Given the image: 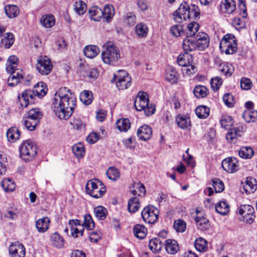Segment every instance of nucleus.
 Here are the masks:
<instances>
[{"mask_svg": "<svg viewBox=\"0 0 257 257\" xmlns=\"http://www.w3.org/2000/svg\"><path fill=\"white\" fill-rule=\"evenodd\" d=\"M52 105L58 117L67 119L71 116L76 107V96L66 87L61 88L55 93Z\"/></svg>", "mask_w": 257, "mask_h": 257, "instance_id": "f257e3e1", "label": "nucleus"}, {"mask_svg": "<svg viewBox=\"0 0 257 257\" xmlns=\"http://www.w3.org/2000/svg\"><path fill=\"white\" fill-rule=\"evenodd\" d=\"M199 14V9L197 6H189L185 3L181 4L179 8L174 13L173 16L176 22L181 23L187 19H195Z\"/></svg>", "mask_w": 257, "mask_h": 257, "instance_id": "f03ea898", "label": "nucleus"}, {"mask_svg": "<svg viewBox=\"0 0 257 257\" xmlns=\"http://www.w3.org/2000/svg\"><path fill=\"white\" fill-rule=\"evenodd\" d=\"M101 56L104 63L113 65L120 58V51L119 48L112 42H107L103 45Z\"/></svg>", "mask_w": 257, "mask_h": 257, "instance_id": "7ed1b4c3", "label": "nucleus"}, {"mask_svg": "<svg viewBox=\"0 0 257 257\" xmlns=\"http://www.w3.org/2000/svg\"><path fill=\"white\" fill-rule=\"evenodd\" d=\"M85 190L88 194L94 198L102 197L106 191L102 182L96 179L88 181L86 185Z\"/></svg>", "mask_w": 257, "mask_h": 257, "instance_id": "20e7f679", "label": "nucleus"}, {"mask_svg": "<svg viewBox=\"0 0 257 257\" xmlns=\"http://www.w3.org/2000/svg\"><path fill=\"white\" fill-rule=\"evenodd\" d=\"M149 101L147 93L144 92H140L134 102L136 109L138 111L144 110L146 115H151L155 113V107L153 105L150 106Z\"/></svg>", "mask_w": 257, "mask_h": 257, "instance_id": "39448f33", "label": "nucleus"}, {"mask_svg": "<svg viewBox=\"0 0 257 257\" xmlns=\"http://www.w3.org/2000/svg\"><path fill=\"white\" fill-rule=\"evenodd\" d=\"M20 157L25 161H28L35 157L37 153V146L30 140L23 142L19 147Z\"/></svg>", "mask_w": 257, "mask_h": 257, "instance_id": "423d86ee", "label": "nucleus"}, {"mask_svg": "<svg viewBox=\"0 0 257 257\" xmlns=\"http://www.w3.org/2000/svg\"><path fill=\"white\" fill-rule=\"evenodd\" d=\"M219 48L222 53L227 55L235 53L237 45L234 35L230 34L225 35L220 43Z\"/></svg>", "mask_w": 257, "mask_h": 257, "instance_id": "0eeeda50", "label": "nucleus"}, {"mask_svg": "<svg viewBox=\"0 0 257 257\" xmlns=\"http://www.w3.org/2000/svg\"><path fill=\"white\" fill-rule=\"evenodd\" d=\"M115 81L116 87L120 90L127 89L132 83V78L129 74L124 70H119L117 74L113 76L112 82Z\"/></svg>", "mask_w": 257, "mask_h": 257, "instance_id": "6e6552de", "label": "nucleus"}, {"mask_svg": "<svg viewBox=\"0 0 257 257\" xmlns=\"http://www.w3.org/2000/svg\"><path fill=\"white\" fill-rule=\"evenodd\" d=\"M18 65L6 63V69L11 75L8 79L9 86H14L17 85L23 78L22 71L17 69Z\"/></svg>", "mask_w": 257, "mask_h": 257, "instance_id": "1a4fd4ad", "label": "nucleus"}, {"mask_svg": "<svg viewBox=\"0 0 257 257\" xmlns=\"http://www.w3.org/2000/svg\"><path fill=\"white\" fill-rule=\"evenodd\" d=\"M141 215L146 223L154 224L158 220L159 211L154 206L148 205L142 211Z\"/></svg>", "mask_w": 257, "mask_h": 257, "instance_id": "9d476101", "label": "nucleus"}, {"mask_svg": "<svg viewBox=\"0 0 257 257\" xmlns=\"http://www.w3.org/2000/svg\"><path fill=\"white\" fill-rule=\"evenodd\" d=\"M53 65L46 56H41L37 60L36 69L42 75H47L52 71Z\"/></svg>", "mask_w": 257, "mask_h": 257, "instance_id": "9b49d317", "label": "nucleus"}, {"mask_svg": "<svg viewBox=\"0 0 257 257\" xmlns=\"http://www.w3.org/2000/svg\"><path fill=\"white\" fill-rule=\"evenodd\" d=\"M237 212L242 216L243 221L249 224L253 223L254 220V210L250 205H241L237 209Z\"/></svg>", "mask_w": 257, "mask_h": 257, "instance_id": "f8f14e48", "label": "nucleus"}, {"mask_svg": "<svg viewBox=\"0 0 257 257\" xmlns=\"http://www.w3.org/2000/svg\"><path fill=\"white\" fill-rule=\"evenodd\" d=\"M35 95L33 90L26 89L23 91L21 96H18L19 101L22 107H26L30 104L33 103Z\"/></svg>", "mask_w": 257, "mask_h": 257, "instance_id": "ddd939ff", "label": "nucleus"}, {"mask_svg": "<svg viewBox=\"0 0 257 257\" xmlns=\"http://www.w3.org/2000/svg\"><path fill=\"white\" fill-rule=\"evenodd\" d=\"M9 253L11 257H25V246L18 241L13 242L9 246Z\"/></svg>", "mask_w": 257, "mask_h": 257, "instance_id": "4468645a", "label": "nucleus"}, {"mask_svg": "<svg viewBox=\"0 0 257 257\" xmlns=\"http://www.w3.org/2000/svg\"><path fill=\"white\" fill-rule=\"evenodd\" d=\"M222 167L228 173H233L238 169V163L235 158H227L222 161Z\"/></svg>", "mask_w": 257, "mask_h": 257, "instance_id": "2eb2a0df", "label": "nucleus"}, {"mask_svg": "<svg viewBox=\"0 0 257 257\" xmlns=\"http://www.w3.org/2000/svg\"><path fill=\"white\" fill-rule=\"evenodd\" d=\"M195 43L199 50H204L207 48L209 44L208 35L204 32H199L194 38Z\"/></svg>", "mask_w": 257, "mask_h": 257, "instance_id": "dca6fc26", "label": "nucleus"}, {"mask_svg": "<svg viewBox=\"0 0 257 257\" xmlns=\"http://www.w3.org/2000/svg\"><path fill=\"white\" fill-rule=\"evenodd\" d=\"M196 216L195 220L197 225L201 230H207L209 228L210 224L208 219L203 216V213L198 210H196Z\"/></svg>", "mask_w": 257, "mask_h": 257, "instance_id": "f3484780", "label": "nucleus"}, {"mask_svg": "<svg viewBox=\"0 0 257 257\" xmlns=\"http://www.w3.org/2000/svg\"><path fill=\"white\" fill-rule=\"evenodd\" d=\"M50 242L53 247L61 248L64 246L65 240L58 232L56 231L51 235Z\"/></svg>", "mask_w": 257, "mask_h": 257, "instance_id": "a211bd4d", "label": "nucleus"}, {"mask_svg": "<svg viewBox=\"0 0 257 257\" xmlns=\"http://www.w3.org/2000/svg\"><path fill=\"white\" fill-rule=\"evenodd\" d=\"M257 188V182L254 178L247 177L243 185V189L247 194L253 193Z\"/></svg>", "mask_w": 257, "mask_h": 257, "instance_id": "6ab92c4d", "label": "nucleus"}, {"mask_svg": "<svg viewBox=\"0 0 257 257\" xmlns=\"http://www.w3.org/2000/svg\"><path fill=\"white\" fill-rule=\"evenodd\" d=\"M220 9L222 12L231 14L235 10V3L233 0H222L220 4Z\"/></svg>", "mask_w": 257, "mask_h": 257, "instance_id": "aec40b11", "label": "nucleus"}, {"mask_svg": "<svg viewBox=\"0 0 257 257\" xmlns=\"http://www.w3.org/2000/svg\"><path fill=\"white\" fill-rule=\"evenodd\" d=\"M176 121L181 128H188L191 126L190 118L187 115L178 114L176 117Z\"/></svg>", "mask_w": 257, "mask_h": 257, "instance_id": "412c9836", "label": "nucleus"}, {"mask_svg": "<svg viewBox=\"0 0 257 257\" xmlns=\"http://www.w3.org/2000/svg\"><path fill=\"white\" fill-rule=\"evenodd\" d=\"M50 220L47 217H43L36 222V227L39 232H46L49 228Z\"/></svg>", "mask_w": 257, "mask_h": 257, "instance_id": "4be33fe9", "label": "nucleus"}, {"mask_svg": "<svg viewBox=\"0 0 257 257\" xmlns=\"http://www.w3.org/2000/svg\"><path fill=\"white\" fill-rule=\"evenodd\" d=\"M165 78L172 84L177 83L178 78V72L173 67H169L166 70Z\"/></svg>", "mask_w": 257, "mask_h": 257, "instance_id": "5701e85b", "label": "nucleus"}, {"mask_svg": "<svg viewBox=\"0 0 257 257\" xmlns=\"http://www.w3.org/2000/svg\"><path fill=\"white\" fill-rule=\"evenodd\" d=\"M243 134L242 130H228L226 134V139L228 142L234 143L236 142L238 138Z\"/></svg>", "mask_w": 257, "mask_h": 257, "instance_id": "b1692460", "label": "nucleus"}, {"mask_svg": "<svg viewBox=\"0 0 257 257\" xmlns=\"http://www.w3.org/2000/svg\"><path fill=\"white\" fill-rule=\"evenodd\" d=\"M165 249L171 254H176L179 250L177 242L174 239H167L165 243Z\"/></svg>", "mask_w": 257, "mask_h": 257, "instance_id": "393cba45", "label": "nucleus"}, {"mask_svg": "<svg viewBox=\"0 0 257 257\" xmlns=\"http://www.w3.org/2000/svg\"><path fill=\"white\" fill-rule=\"evenodd\" d=\"M182 48L185 52L187 53L198 49L194 40L191 38L187 37L183 40Z\"/></svg>", "mask_w": 257, "mask_h": 257, "instance_id": "a878e982", "label": "nucleus"}, {"mask_svg": "<svg viewBox=\"0 0 257 257\" xmlns=\"http://www.w3.org/2000/svg\"><path fill=\"white\" fill-rule=\"evenodd\" d=\"M32 90L36 97H42L46 94L48 89L45 83L39 82L35 85Z\"/></svg>", "mask_w": 257, "mask_h": 257, "instance_id": "bb28decb", "label": "nucleus"}, {"mask_svg": "<svg viewBox=\"0 0 257 257\" xmlns=\"http://www.w3.org/2000/svg\"><path fill=\"white\" fill-rule=\"evenodd\" d=\"M193 62L192 55L187 53L180 54L177 58V63L181 66H187Z\"/></svg>", "mask_w": 257, "mask_h": 257, "instance_id": "cd10ccee", "label": "nucleus"}, {"mask_svg": "<svg viewBox=\"0 0 257 257\" xmlns=\"http://www.w3.org/2000/svg\"><path fill=\"white\" fill-rule=\"evenodd\" d=\"M5 11L10 19L16 18L20 13L19 8L16 5H8L5 7Z\"/></svg>", "mask_w": 257, "mask_h": 257, "instance_id": "c85d7f7f", "label": "nucleus"}, {"mask_svg": "<svg viewBox=\"0 0 257 257\" xmlns=\"http://www.w3.org/2000/svg\"><path fill=\"white\" fill-rule=\"evenodd\" d=\"M99 48L95 45L87 46L83 50V52L85 56L90 59L96 57L99 54Z\"/></svg>", "mask_w": 257, "mask_h": 257, "instance_id": "c756f323", "label": "nucleus"}, {"mask_svg": "<svg viewBox=\"0 0 257 257\" xmlns=\"http://www.w3.org/2000/svg\"><path fill=\"white\" fill-rule=\"evenodd\" d=\"M133 232L136 237L143 239L146 236L148 231L144 225L138 224L135 226Z\"/></svg>", "mask_w": 257, "mask_h": 257, "instance_id": "7c9ffc66", "label": "nucleus"}, {"mask_svg": "<svg viewBox=\"0 0 257 257\" xmlns=\"http://www.w3.org/2000/svg\"><path fill=\"white\" fill-rule=\"evenodd\" d=\"M41 25L46 28L53 26L55 23V18L52 15H43L40 20Z\"/></svg>", "mask_w": 257, "mask_h": 257, "instance_id": "2f4dec72", "label": "nucleus"}, {"mask_svg": "<svg viewBox=\"0 0 257 257\" xmlns=\"http://www.w3.org/2000/svg\"><path fill=\"white\" fill-rule=\"evenodd\" d=\"M140 206L139 199L136 197L131 198L128 201L127 210L131 213L137 212Z\"/></svg>", "mask_w": 257, "mask_h": 257, "instance_id": "473e14b6", "label": "nucleus"}, {"mask_svg": "<svg viewBox=\"0 0 257 257\" xmlns=\"http://www.w3.org/2000/svg\"><path fill=\"white\" fill-rule=\"evenodd\" d=\"M89 14L91 20L94 21H99L102 17V11L96 6L92 7L89 10Z\"/></svg>", "mask_w": 257, "mask_h": 257, "instance_id": "72a5a7b5", "label": "nucleus"}, {"mask_svg": "<svg viewBox=\"0 0 257 257\" xmlns=\"http://www.w3.org/2000/svg\"><path fill=\"white\" fill-rule=\"evenodd\" d=\"M72 151L77 158H82L85 154V149L84 145L79 142L72 147Z\"/></svg>", "mask_w": 257, "mask_h": 257, "instance_id": "f704fd0d", "label": "nucleus"}, {"mask_svg": "<svg viewBox=\"0 0 257 257\" xmlns=\"http://www.w3.org/2000/svg\"><path fill=\"white\" fill-rule=\"evenodd\" d=\"M242 117L248 123L254 122L257 119V110H245L242 113Z\"/></svg>", "mask_w": 257, "mask_h": 257, "instance_id": "c9c22d12", "label": "nucleus"}, {"mask_svg": "<svg viewBox=\"0 0 257 257\" xmlns=\"http://www.w3.org/2000/svg\"><path fill=\"white\" fill-rule=\"evenodd\" d=\"M199 25L197 22H192L189 24L187 27L186 37L192 38L195 37L196 33L198 31Z\"/></svg>", "mask_w": 257, "mask_h": 257, "instance_id": "e433bc0d", "label": "nucleus"}, {"mask_svg": "<svg viewBox=\"0 0 257 257\" xmlns=\"http://www.w3.org/2000/svg\"><path fill=\"white\" fill-rule=\"evenodd\" d=\"M195 96L198 98H204L209 94L207 88L203 85H197L193 90Z\"/></svg>", "mask_w": 257, "mask_h": 257, "instance_id": "4c0bfd02", "label": "nucleus"}, {"mask_svg": "<svg viewBox=\"0 0 257 257\" xmlns=\"http://www.w3.org/2000/svg\"><path fill=\"white\" fill-rule=\"evenodd\" d=\"M163 244L159 238H155L151 239L149 243L150 249L154 252H159L162 247Z\"/></svg>", "mask_w": 257, "mask_h": 257, "instance_id": "58836bf2", "label": "nucleus"}, {"mask_svg": "<svg viewBox=\"0 0 257 257\" xmlns=\"http://www.w3.org/2000/svg\"><path fill=\"white\" fill-rule=\"evenodd\" d=\"M135 33L140 38H145L148 33V28L146 24L140 23L136 26Z\"/></svg>", "mask_w": 257, "mask_h": 257, "instance_id": "ea45409f", "label": "nucleus"}, {"mask_svg": "<svg viewBox=\"0 0 257 257\" xmlns=\"http://www.w3.org/2000/svg\"><path fill=\"white\" fill-rule=\"evenodd\" d=\"M254 151L253 149L250 147H241L239 152V156L242 159H249L252 158L253 156Z\"/></svg>", "mask_w": 257, "mask_h": 257, "instance_id": "a19ab883", "label": "nucleus"}, {"mask_svg": "<svg viewBox=\"0 0 257 257\" xmlns=\"http://www.w3.org/2000/svg\"><path fill=\"white\" fill-rule=\"evenodd\" d=\"M215 210L217 213L224 215L229 211V206L226 201H221L216 204Z\"/></svg>", "mask_w": 257, "mask_h": 257, "instance_id": "79ce46f5", "label": "nucleus"}, {"mask_svg": "<svg viewBox=\"0 0 257 257\" xmlns=\"http://www.w3.org/2000/svg\"><path fill=\"white\" fill-rule=\"evenodd\" d=\"M103 13V18L105 20V21L107 22H109L114 14V10L113 7L111 5H106L102 11Z\"/></svg>", "mask_w": 257, "mask_h": 257, "instance_id": "37998d69", "label": "nucleus"}, {"mask_svg": "<svg viewBox=\"0 0 257 257\" xmlns=\"http://www.w3.org/2000/svg\"><path fill=\"white\" fill-rule=\"evenodd\" d=\"M196 249L200 252H205L207 249V241L202 237L196 239L194 242Z\"/></svg>", "mask_w": 257, "mask_h": 257, "instance_id": "c03bdc74", "label": "nucleus"}, {"mask_svg": "<svg viewBox=\"0 0 257 257\" xmlns=\"http://www.w3.org/2000/svg\"><path fill=\"white\" fill-rule=\"evenodd\" d=\"M1 185L3 189L6 192H12L16 188L15 182L10 178L4 179L1 182Z\"/></svg>", "mask_w": 257, "mask_h": 257, "instance_id": "a18cd8bd", "label": "nucleus"}, {"mask_svg": "<svg viewBox=\"0 0 257 257\" xmlns=\"http://www.w3.org/2000/svg\"><path fill=\"white\" fill-rule=\"evenodd\" d=\"M6 135L8 141L14 143L20 139L21 132L19 130H7Z\"/></svg>", "mask_w": 257, "mask_h": 257, "instance_id": "49530a36", "label": "nucleus"}, {"mask_svg": "<svg viewBox=\"0 0 257 257\" xmlns=\"http://www.w3.org/2000/svg\"><path fill=\"white\" fill-rule=\"evenodd\" d=\"M81 101L85 105L90 104L93 99L92 94L90 91L84 90L80 94Z\"/></svg>", "mask_w": 257, "mask_h": 257, "instance_id": "de8ad7c7", "label": "nucleus"}, {"mask_svg": "<svg viewBox=\"0 0 257 257\" xmlns=\"http://www.w3.org/2000/svg\"><path fill=\"white\" fill-rule=\"evenodd\" d=\"M209 108L204 105L198 106L195 109V113L199 118H205L209 116Z\"/></svg>", "mask_w": 257, "mask_h": 257, "instance_id": "09e8293b", "label": "nucleus"}, {"mask_svg": "<svg viewBox=\"0 0 257 257\" xmlns=\"http://www.w3.org/2000/svg\"><path fill=\"white\" fill-rule=\"evenodd\" d=\"M14 35L11 33H7L6 36L2 39V46L5 48H9L14 43Z\"/></svg>", "mask_w": 257, "mask_h": 257, "instance_id": "8fccbe9b", "label": "nucleus"}, {"mask_svg": "<svg viewBox=\"0 0 257 257\" xmlns=\"http://www.w3.org/2000/svg\"><path fill=\"white\" fill-rule=\"evenodd\" d=\"M220 122L223 128H231L234 124L233 119L231 116L228 115L222 116L220 120Z\"/></svg>", "mask_w": 257, "mask_h": 257, "instance_id": "3c124183", "label": "nucleus"}, {"mask_svg": "<svg viewBox=\"0 0 257 257\" xmlns=\"http://www.w3.org/2000/svg\"><path fill=\"white\" fill-rule=\"evenodd\" d=\"M107 177L111 180L116 181L120 177V172L119 170L115 167H109L107 172Z\"/></svg>", "mask_w": 257, "mask_h": 257, "instance_id": "603ef678", "label": "nucleus"}, {"mask_svg": "<svg viewBox=\"0 0 257 257\" xmlns=\"http://www.w3.org/2000/svg\"><path fill=\"white\" fill-rule=\"evenodd\" d=\"M95 216L99 219H104L107 214V209L101 206H99L94 208V210Z\"/></svg>", "mask_w": 257, "mask_h": 257, "instance_id": "864d4df0", "label": "nucleus"}, {"mask_svg": "<svg viewBox=\"0 0 257 257\" xmlns=\"http://www.w3.org/2000/svg\"><path fill=\"white\" fill-rule=\"evenodd\" d=\"M137 135L141 140L146 141L152 137V130H138Z\"/></svg>", "mask_w": 257, "mask_h": 257, "instance_id": "5fc2aeb1", "label": "nucleus"}, {"mask_svg": "<svg viewBox=\"0 0 257 257\" xmlns=\"http://www.w3.org/2000/svg\"><path fill=\"white\" fill-rule=\"evenodd\" d=\"M82 227H84L87 230H92L94 228L95 223L90 214H86L84 216Z\"/></svg>", "mask_w": 257, "mask_h": 257, "instance_id": "6e6d98bb", "label": "nucleus"}, {"mask_svg": "<svg viewBox=\"0 0 257 257\" xmlns=\"http://www.w3.org/2000/svg\"><path fill=\"white\" fill-rule=\"evenodd\" d=\"M212 185L216 193L221 192L224 189L223 182L217 178H214L212 180Z\"/></svg>", "mask_w": 257, "mask_h": 257, "instance_id": "4d7b16f0", "label": "nucleus"}, {"mask_svg": "<svg viewBox=\"0 0 257 257\" xmlns=\"http://www.w3.org/2000/svg\"><path fill=\"white\" fill-rule=\"evenodd\" d=\"M122 144L127 149H134L136 145V138L132 136L128 138L124 139L122 141Z\"/></svg>", "mask_w": 257, "mask_h": 257, "instance_id": "13d9d810", "label": "nucleus"}, {"mask_svg": "<svg viewBox=\"0 0 257 257\" xmlns=\"http://www.w3.org/2000/svg\"><path fill=\"white\" fill-rule=\"evenodd\" d=\"M87 9L86 5L82 1L76 2L75 3V11L79 15H83Z\"/></svg>", "mask_w": 257, "mask_h": 257, "instance_id": "bf43d9fd", "label": "nucleus"}, {"mask_svg": "<svg viewBox=\"0 0 257 257\" xmlns=\"http://www.w3.org/2000/svg\"><path fill=\"white\" fill-rule=\"evenodd\" d=\"M33 120H36L39 122V119L42 117V113L39 108L31 109L28 112V116Z\"/></svg>", "mask_w": 257, "mask_h": 257, "instance_id": "052dcab7", "label": "nucleus"}, {"mask_svg": "<svg viewBox=\"0 0 257 257\" xmlns=\"http://www.w3.org/2000/svg\"><path fill=\"white\" fill-rule=\"evenodd\" d=\"M171 33L173 36L178 37L184 34V29L181 25H175L171 29Z\"/></svg>", "mask_w": 257, "mask_h": 257, "instance_id": "680f3d73", "label": "nucleus"}, {"mask_svg": "<svg viewBox=\"0 0 257 257\" xmlns=\"http://www.w3.org/2000/svg\"><path fill=\"white\" fill-rule=\"evenodd\" d=\"M117 128H130L131 121L128 118H120L116 122Z\"/></svg>", "mask_w": 257, "mask_h": 257, "instance_id": "e2e57ef3", "label": "nucleus"}, {"mask_svg": "<svg viewBox=\"0 0 257 257\" xmlns=\"http://www.w3.org/2000/svg\"><path fill=\"white\" fill-rule=\"evenodd\" d=\"M222 83V79L219 77H215L210 80L211 87L214 91L219 89Z\"/></svg>", "mask_w": 257, "mask_h": 257, "instance_id": "0e129e2a", "label": "nucleus"}, {"mask_svg": "<svg viewBox=\"0 0 257 257\" xmlns=\"http://www.w3.org/2000/svg\"><path fill=\"white\" fill-rule=\"evenodd\" d=\"M221 72L226 76H230L232 74L234 68L231 64H223L220 69Z\"/></svg>", "mask_w": 257, "mask_h": 257, "instance_id": "69168bd1", "label": "nucleus"}, {"mask_svg": "<svg viewBox=\"0 0 257 257\" xmlns=\"http://www.w3.org/2000/svg\"><path fill=\"white\" fill-rule=\"evenodd\" d=\"M186 223L183 220L179 219L174 223V228L177 232H183L186 229Z\"/></svg>", "mask_w": 257, "mask_h": 257, "instance_id": "338daca9", "label": "nucleus"}, {"mask_svg": "<svg viewBox=\"0 0 257 257\" xmlns=\"http://www.w3.org/2000/svg\"><path fill=\"white\" fill-rule=\"evenodd\" d=\"M222 100L224 104L229 107H232L235 102L233 96L230 93L225 94L223 96Z\"/></svg>", "mask_w": 257, "mask_h": 257, "instance_id": "774afa93", "label": "nucleus"}]
</instances>
